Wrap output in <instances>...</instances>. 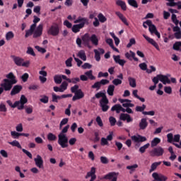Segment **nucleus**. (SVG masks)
Returning <instances> with one entry per match:
<instances>
[{
  "label": "nucleus",
  "mask_w": 181,
  "mask_h": 181,
  "mask_svg": "<svg viewBox=\"0 0 181 181\" xmlns=\"http://www.w3.org/2000/svg\"><path fill=\"white\" fill-rule=\"evenodd\" d=\"M6 78L4 79V83L1 84V87L4 90V91H11L13 84H16L18 81L16 80V76L13 72H10L8 74L6 75Z\"/></svg>",
  "instance_id": "obj_1"
},
{
  "label": "nucleus",
  "mask_w": 181,
  "mask_h": 181,
  "mask_svg": "<svg viewBox=\"0 0 181 181\" xmlns=\"http://www.w3.org/2000/svg\"><path fill=\"white\" fill-rule=\"evenodd\" d=\"M33 39H37L43 35V24H40L37 28H35V25H30L29 30H25V37H29L32 36Z\"/></svg>",
  "instance_id": "obj_2"
},
{
  "label": "nucleus",
  "mask_w": 181,
  "mask_h": 181,
  "mask_svg": "<svg viewBox=\"0 0 181 181\" xmlns=\"http://www.w3.org/2000/svg\"><path fill=\"white\" fill-rule=\"evenodd\" d=\"M69 128L70 125H66L58 135V144L62 148H69V138L65 134H66Z\"/></svg>",
  "instance_id": "obj_3"
},
{
  "label": "nucleus",
  "mask_w": 181,
  "mask_h": 181,
  "mask_svg": "<svg viewBox=\"0 0 181 181\" xmlns=\"http://www.w3.org/2000/svg\"><path fill=\"white\" fill-rule=\"evenodd\" d=\"M74 23H79L74 25L71 28L74 33H78L81 29H83L86 25H88V18L79 16L76 21H74Z\"/></svg>",
  "instance_id": "obj_4"
},
{
  "label": "nucleus",
  "mask_w": 181,
  "mask_h": 181,
  "mask_svg": "<svg viewBox=\"0 0 181 181\" xmlns=\"http://www.w3.org/2000/svg\"><path fill=\"white\" fill-rule=\"evenodd\" d=\"M47 33L51 36H58L60 33V27L57 23H53L52 25L47 30Z\"/></svg>",
  "instance_id": "obj_5"
},
{
  "label": "nucleus",
  "mask_w": 181,
  "mask_h": 181,
  "mask_svg": "<svg viewBox=\"0 0 181 181\" xmlns=\"http://www.w3.org/2000/svg\"><path fill=\"white\" fill-rule=\"evenodd\" d=\"M28 103V98H26V96L25 95H22L21 96L20 100L15 102L14 107H18V110H23L25 108V104Z\"/></svg>",
  "instance_id": "obj_6"
},
{
  "label": "nucleus",
  "mask_w": 181,
  "mask_h": 181,
  "mask_svg": "<svg viewBox=\"0 0 181 181\" xmlns=\"http://www.w3.org/2000/svg\"><path fill=\"white\" fill-rule=\"evenodd\" d=\"M163 153H165V150L163 149V148L160 146L154 148L153 150L150 151V155L153 157L162 156Z\"/></svg>",
  "instance_id": "obj_7"
},
{
  "label": "nucleus",
  "mask_w": 181,
  "mask_h": 181,
  "mask_svg": "<svg viewBox=\"0 0 181 181\" xmlns=\"http://www.w3.org/2000/svg\"><path fill=\"white\" fill-rule=\"evenodd\" d=\"M126 59H128V60H130V62H132V60H134V62H139V59L136 58L135 52L130 50L129 52H126L124 54Z\"/></svg>",
  "instance_id": "obj_8"
},
{
  "label": "nucleus",
  "mask_w": 181,
  "mask_h": 181,
  "mask_svg": "<svg viewBox=\"0 0 181 181\" xmlns=\"http://www.w3.org/2000/svg\"><path fill=\"white\" fill-rule=\"evenodd\" d=\"M95 53V59L96 62H100L101 60V56L100 54H104L105 53V50L103 48H98V49H94L93 50Z\"/></svg>",
  "instance_id": "obj_9"
},
{
  "label": "nucleus",
  "mask_w": 181,
  "mask_h": 181,
  "mask_svg": "<svg viewBox=\"0 0 181 181\" xmlns=\"http://www.w3.org/2000/svg\"><path fill=\"white\" fill-rule=\"evenodd\" d=\"M152 177L154 179V180L156 181H166L168 180V177L162 175V174H159L158 173H153L152 174Z\"/></svg>",
  "instance_id": "obj_10"
},
{
  "label": "nucleus",
  "mask_w": 181,
  "mask_h": 181,
  "mask_svg": "<svg viewBox=\"0 0 181 181\" xmlns=\"http://www.w3.org/2000/svg\"><path fill=\"white\" fill-rule=\"evenodd\" d=\"M34 162L37 168L43 169V158L40 155H37V158H34Z\"/></svg>",
  "instance_id": "obj_11"
},
{
  "label": "nucleus",
  "mask_w": 181,
  "mask_h": 181,
  "mask_svg": "<svg viewBox=\"0 0 181 181\" xmlns=\"http://www.w3.org/2000/svg\"><path fill=\"white\" fill-rule=\"evenodd\" d=\"M81 98H84V93L83 90H81V89H78V90L73 96L72 101H77V100H81Z\"/></svg>",
  "instance_id": "obj_12"
},
{
  "label": "nucleus",
  "mask_w": 181,
  "mask_h": 181,
  "mask_svg": "<svg viewBox=\"0 0 181 181\" xmlns=\"http://www.w3.org/2000/svg\"><path fill=\"white\" fill-rule=\"evenodd\" d=\"M132 140L134 141V142H136V144H139V142H145L146 141V137L137 135V136H132Z\"/></svg>",
  "instance_id": "obj_13"
},
{
  "label": "nucleus",
  "mask_w": 181,
  "mask_h": 181,
  "mask_svg": "<svg viewBox=\"0 0 181 181\" xmlns=\"http://www.w3.org/2000/svg\"><path fill=\"white\" fill-rule=\"evenodd\" d=\"M117 78H115L112 81V84L114 86H119L120 84H122V80H124V74H119L117 76Z\"/></svg>",
  "instance_id": "obj_14"
},
{
  "label": "nucleus",
  "mask_w": 181,
  "mask_h": 181,
  "mask_svg": "<svg viewBox=\"0 0 181 181\" xmlns=\"http://www.w3.org/2000/svg\"><path fill=\"white\" fill-rule=\"evenodd\" d=\"M143 37L146 39V40H147V42H148V43H150L151 45H152V46H153L154 47L156 48L157 50H160V49L159 48V45L157 44L156 41H154L153 39L143 35Z\"/></svg>",
  "instance_id": "obj_15"
},
{
  "label": "nucleus",
  "mask_w": 181,
  "mask_h": 181,
  "mask_svg": "<svg viewBox=\"0 0 181 181\" xmlns=\"http://www.w3.org/2000/svg\"><path fill=\"white\" fill-rule=\"evenodd\" d=\"M22 86L21 85H16L13 87L11 91V95H16V94H19L21 91H22Z\"/></svg>",
  "instance_id": "obj_16"
},
{
  "label": "nucleus",
  "mask_w": 181,
  "mask_h": 181,
  "mask_svg": "<svg viewBox=\"0 0 181 181\" xmlns=\"http://www.w3.org/2000/svg\"><path fill=\"white\" fill-rule=\"evenodd\" d=\"M119 119H121V121H127L128 123L132 122V121H134V119L131 117V115L125 113L120 114Z\"/></svg>",
  "instance_id": "obj_17"
},
{
  "label": "nucleus",
  "mask_w": 181,
  "mask_h": 181,
  "mask_svg": "<svg viewBox=\"0 0 181 181\" xmlns=\"http://www.w3.org/2000/svg\"><path fill=\"white\" fill-rule=\"evenodd\" d=\"M158 77L163 84H170V79L166 75L158 74Z\"/></svg>",
  "instance_id": "obj_18"
},
{
  "label": "nucleus",
  "mask_w": 181,
  "mask_h": 181,
  "mask_svg": "<svg viewBox=\"0 0 181 181\" xmlns=\"http://www.w3.org/2000/svg\"><path fill=\"white\" fill-rule=\"evenodd\" d=\"M115 15H117V16H118V18L120 19V21H122V22L123 23H124L126 25V26H129V23H128L127 18H125V16H124V14H122V13H121L119 11H116Z\"/></svg>",
  "instance_id": "obj_19"
},
{
  "label": "nucleus",
  "mask_w": 181,
  "mask_h": 181,
  "mask_svg": "<svg viewBox=\"0 0 181 181\" xmlns=\"http://www.w3.org/2000/svg\"><path fill=\"white\" fill-rule=\"evenodd\" d=\"M100 103V105L102 108V111L103 112H107V111H108V110H110V106H108V99H106V100H105V102H99Z\"/></svg>",
  "instance_id": "obj_20"
},
{
  "label": "nucleus",
  "mask_w": 181,
  "mask_h": 181,
  "mask_svg": "<svg viewBox=\"0 0 181 181\" xmlns=\"http://www.w3.org/2000/svg\"><path fill=\"white\" fill-rule=\"evenodd\" d=\"M12 58L15 64H16V66H22L24 62V59L23 58H21V57H16L15 55L12 56Z\"/></svg>",
  "instance_id": "obj_21"
},
{
  "label": "nucleus",
  "mask_w": 181,
  "mask_h": 181,
  "mask_svg": "<svg viewBox=\"0 0 181 181\" xmlns=\"http://www.w3.org/2000/svg\"><path fill=\"white\" fill-rule=\"evenodd\" d=\"M146 23L147 25V26L149 27V32H151V33H153L154 32L157 31L158 30L156 29V26H155V25L152 24V21L151 20H147L146 21Z\"/></svg>",
  "instance_id": "obj_22"
},
{
  "label": "nucleus",
  "mask_w": 181,
  "mask_h": 181,
  "mask_svg": "<svg viewBox=\"0 0 181 181\" xmlns=\"http://www.w3.org/2000/svg\"><path fill=\"white\" fill-rule=\"evenodd\" d=\"M139 129L143 130L146 129L148 128V121L146 118H142L139 124Z\"/></svg>",
  "instance_id": "obj_23"
},
{
  "label": "nucleus",
  "mask_w": 181,
  "mask_h": 181,
  "mask_svg": "<svg viewBox=\"0 0 181 181\" xmlns=\"http://www.w3.org/2000/svg\"><path fill=\"white\" fill-rule=\"evenodd\" d=\"M95 98H101L102 99L100 100V102H103L105 103L107 100V95H105V93H103V92H98L95 95Z\"/></svg>",
  "instance_id": "obj_24"
},
{
  "label": "nucleus",
  "mask_w": 181,
  "mask_h": 181,
  "mask_svg": "<svg viewBox=\"0 0 181 181\" xmlns=\"http://www.w3.org/2000/svg\"><path fill=\"white\" fill-rule=\"evenodd\" d=\"M116 5L120 6L122 11H127V4H125V1L122 0H117L116 1Z\"/></svg>",
  "instance_id": "obj_25"
},
{
  "label": "nucleus",
  "mask_w": 181,
  "mask_h": 181,
  "mask_svg": "<svg viewBox=\"0 0 181 181\" xmlns=\"http://www.w3.org/2000/svg\"><path fill=\"white\" fill-rule=\"evenodd\" d=\"M78 57L79 59H81L83 62H86L87 60V55H86V51L85 50H80L78 52Z\"/></svg>",
  "instance_id": "obj_26"
},
{
  "label": "nucleus",
  "mask_w": 181,
  "mask_h": 181,
  "mask_svg": "<svg viewBox=\"0 0 181 181\" xmlns=\"http://www.w3.org/2000/svg\"><path fill=\"white\" fill-rule=\"evenodd\" d=\"M161 163H162V162H160V161L155 162V163H152L151 168L149 170V173H152V172H154V170H156V168H158V166L160 165Z\"/></svg>",
  "instance_id": "obj_27"
},
{
  "label": "nucleus",
  "mask_w": 181,
  "mask_h": 181,
  "mask_svg": "<svg viewBox=\"0 0 181 181\" xmlns=\"http://www.w3.org/2000/svg\"><path fill=\"white\" fill-rule=\"evenodd\" d=\"M90 40L92 42L93 45L95 46H98V38L95 34H93L91 37H90Z\"/></svg>",
  "instance_id": "obj_28"
},
{
  "label": "nucleus",
  "mask_w": 181,
  "mask_h": 181,
  "mask_svg": "<svg viewBox=\"0 0 181 181\" xmlns=\"http://www.w3.org/2000/svg\"><path fill=\"white\" fill-rule=\"evenodd\" d=\"M158 144H160V139L156 137L151 141V146L155 148V146H158Z\"/></svg>",
  "instance_id": "obj_29"
},
{
  "label": "nucleus",
  "mask_w": 181,
  "mask_h": 181,
  "mask_svg": "<svg viewBox=\"0 0 181 181\" xmlns=\"http://www.w3.org/2000/svg\"><path fill=\"white\" fill-rule=\"evenodd\" d=\"M173 49L177 52H181V41L175 42L173 44Z\"/></svg>",
  "instance_id": "obj_30"
},
{
  "label": "nucleus",
  "mask_w": 181,
  "mask_h": 181,
  "mask_svg": "<svg viewBox=\"0 0 181 181\" xmlns=\"http://www.w3.org/2000/svg\"><path fill=\"white\" fill-rule=\"evenodd\" d=\"M128 80L130 87H132V88H135V87H136V80H135V78L132 77H129Z\"/></svg>",
  "instance_id": "obj_31"
},
{
  "label": "nucleus",
  "mask_w": 181,
  "mask_h": 181,
  "mask_svg": "<svg viewBox=\"0 0 181 181\" xmlns=\"http://www.w3.org/2000/svg\"><path fill=\"white\" fill-rule=\"evenodd\" d=\"M115 90V86L114 85H110L107 88V94L108 95H114V91Z\"/></svg>",
  "instance_id": "obj_32"
},
{
  "label": "nucleus",
  "mask_w": 181,
  "mask_h": 181,
  "mask_svg": "<svg viewBox=\"0 0 181 181\" xmlns=\"http://www.w3.org/2000/svg\"><path fill=\"white\" fill-rule=\"evenodd\" d=\"M54 81L55 84H62V81H63V79H62V75H55L54 76Z\"/></svg>",
  "instance_id": "obj_33"
},
{
  "label": "nucleus",
  "mask_w": 181,
  "mask_h": 181,
  "mask_svg": "<svg viewBox=\"0 0 181 181\" xmlns=\"http://www.w3.org/2000/svg\"><path fill=\"white\" fill-rule=\"evenodd\" d=\"M149 146H151V144L147 143L144 146L140 147V148L139 149V152H140V153H145V152H146V149H148Z\"/></svg>",
  "instance_id": "obj_34"
},
{
  "label": "nucleus",
  "mask_w": 181,
  "mask_h": 181,
  "mask_svg": "<svg viewBox=\"0 0 181 181\" xmlns=\"http://www.w3.org/2000/svg\"><path fill=\"white\" fill-rule=\"evenodd\" d=\"M85 75L87 76L89 80H95V76L93 75V71L90 70L85 72Z\"/></svg>",
  "instance_id": "obj_35"
},
{
  "label": "nucleus",
  "mask_w": 181,
  "mask_h": 181,
  "mask_svg": "<svg viewBox=\"0 0 181 181\" xmlns=\"http://www.w3.org/2000/svg\"><path fill=\"white\" fill-rule=\"evenodd\" d=\"M111 111H116L117 114H119L121 112V105L116 104L112 108Z\"/></svg>",
  "instance_id": "obj_36"
},
{
  "label": "nucleus",
  "mask_w": 181,
  "mask_h": 181,
  "mask_svg": "<svg viewBox=\"0 0 181 181\" xmlns=\"http://www.w3.org/2000/svg\"><path fill=\"white\" fill-rule=\"evenodd\" d=\"M138 167V164H134L132 165H127L126 168L128 170H130V173H132V172H135L136 169H137Z\"/></svg>",
  "instance_id": "obj_37"
},
{
  "label": "nucleus",
  "mask_w": 181,
  "mask_h": 181,
  "mask_svg": "<svg viewBox=\"0 0 181 181\" xmlns=\"http://www.w3.org/2000/svg\"><path fill=\"white\" fill-rule=\"evenodd\" d=\"M95 168L92 167L90 169V171L87 173L86 179H88V177H90V176H95Z\"/></svg>",
  "instance_id": "obj_38"
},
{
  "label": "nucleus",
  "mask_w": 181,
  "mask_h": 181,
  "mask_svg": "<svg viewBox=\"0 0 181 181\" xmlns=\"http://www.w3.org/2000/svg\"><path fill=\"white\" fill-rule=\"evenodd\" d=\"M82 40L83 42H84L85 45H88V43L90 42V35H88V33L85 34L83 37H82Z\"/></svg>",
  "instance_id": "obj_39"
},
{
  "label": "nucleus",
  "mask_w": 181,
  "mask_h": 181,
  "mask_svg": "<svg viewBox=\"0 0 181 181\" xmlns=\"http://www.w3.org/2000/svg\"><path fill=\"white\" fill-rule=\"evenodd\" d=\"M26 53L27 54H30V56H33V57H36V54L35 53V51L33 50V48H32V47H28L27 48Z\"/></svg>",
  "instance_id": "obj_40"
},
{
  "label": "nucleus",
  "mask_w": 181,
  "mask_h": 181,
  "mask_svg": "<svg viewBox=\"0 0 181 181\" xmlns=\"http://www.w3.org/2000/svg\"><path fill=\"white\" fill-rule=\"evenodd\" d=\"M9 145H11L12 146H16L17 148H18V149H22V146H21V144H19V141L14 140L11 142L8 143Z\"/></svg>",
  "instance_id": "obj_41"
},
{
  "label": "nucleus",
  "mask_w": 181,
  "mask_h": 181,
  "mask_svg": "<svg viewBox=\"0 0 181 181\" xmlns=\"http://www.w3.org/2000/svg\"><path fill=\"white\" fill-rule=\"evenodd\" d=\"M146 108V105H142V106H136V111L137 112H142V114H144V112H145Z\"/></svg>",
  "instance_id": "obj_42"
},
{
  "label": "nucleus",
  "mask_w": 181,
  "mask_h": 181,
  "mask_svg": "<svg viewBox=\"0 0 181 181\" xmlns=\"http://www.w3.org/2000/svg\"><path fill=\"white\" fill-rule=\"evenodd\" d=\"M40 101V103H43V104H47L49 103V97L46 95H41Z\"/></svg>",
  "instance_id": "obj_43"
},
{
  "label": "nucleus",
  "mask_w": 181,
  "mask_h": 181,
  "mask_svg": "<svg viewBox=\"0 0 181 181\" xmlns=\"http://www.w3.org/2000/svg\"><path fill=\"white\" fill-rule=\"evenodd\" d=\"M115 177V173H110L107 175L103 177V179H106L107 180H111V179H114Z\"/></svg>",
  "instance_id": "obj_44"
},
{
  "label": "nucleus",
  "mask_w": 181,
  "mask_h": 181,
  "mask_svg": "<svg viewBox=\"0 0 181 181\" xmlns=\"http://www.w3.org/2000/svg\"><path fill=\"white\" fill-rule=\"evenodd\" d=\"M73 57H69L65 61V64L67 67H73Z\"/></svg>",
  "instance_id": "obj_45"
},
{
  "label": "nucleus",
  "mask_w": 181,
  "mask_h": 181,
  "mask_svg": "<svg viewBox=\"0 0 181 181\" xmlns=\"http://www.w3.org/2000/svg\"><path fill=\"white\" fill-rule=\"evenodd\" d=\"M13 37H15V34H13L12 31H9L6 34V40H11V39H13Z\"/></svg>",
  "instance_id": "obj_46"
},
{
  "label": "nucleus",
  "mask_w": 181,
  "mask_h": 181,
  "mask_svg": "<svg viewBox=\"0 0 181 181\" xmlns=\"http://www.w3.org/2000/svg\"><path fill=\"white\" fill-rule=\"evenodd\" d=\"M98 20L101 23H104L105 22H107V18L103 16V13H99L98 16Z\"/></svg>",
  "instance_id": "obj_47"
},
{
  "label": "nucleus",
  "mask_w": 181,
  "mask_h": 181,
  "mask_svg": "<svg viewBox=\"0 0 181 181\" xmlns=\"http://www.w3.org/2000/svg\"><path fill=\"white\" fill-rule=\"evenodd\" d=\"M128 4L133 8H138V2H136V0H128Z\"/></svg>",
  "instance_id": "obj_48"
},
{
  "label": "nucleus",
  "mask_w": 181,
  "mask_h": 181,
  "mask_svg": "<svg viewBox=\"0 0 181 181\" xmlns=\"http://www.w3.org/2000/svg\"><path fill=\"white\" fill-rule=\"evenodd\" d=\"M11 135L14 139H18L21 136V133H18L15 131L11 132Z\"/></svg>",
  "instance_id": "obj_49"
},
{
  "label": "nucleus",
  "mask_w": 181,
  "mask_h": 181,
  "mask_svg": "<svg viewBox=\"0 0 181 181\" xmlns=\"http://www.w3.org/2000/svg\"><path fill=\"white\" fill-rule=\"evenodd\" d=\"M69 86V83H67V82L66 81H63L60 86V88L61 90H62V93H64V91H66V90H67V87Z\"/></svg>",
  "instance_id": "obj_50"
},
{
  "label": "nucleus",
  "mask_w": 181,
  "mask_h": 181,
  "mask_svg": "<svg viewBox=\"0 0 181 181\" xmlns=\"http://www.w3.org/2000/svg\"><path fill=\"white\" fill-rule=\"evenodd\" d=\"M47 139L48 141H56V139H57V136H56L53 133H49L47 134Z\"/></svg>",
  "instance_id": "obj_51"
},
{
  "label": "nucleus",
  "mask_w": 181,
  "mask_h": 181,
  "mask_svg": "<svg viewBox=\"0 0 181 181\" xmlns=\"http://www.w3.org/2000/svg\"><path fill=\"white\" fill-rule=\"evenodd\" d=\"M109 122L111 127H115V124H117V119L115 117L111 116L109 117Z\"/></svg>",
  "instance_id": "obj_52"
},
{
  "label": "nucleus",
  "mask_w": 181,
  "mask_h": 181,
  "mask_svg": "<svg viewBox=\"0 0 181 181\" xmlns=\"http://www.w3.org/2000/svg\"><path fill=\"white\" fill-rule=\"evenodd\" d=\"M68 83H72V84H77V83H80V78H73L68 79Z\"/></svg>",
  "instance_id": "obj_53"
},
{
  "label": "nucleus",
  "mask_w": 181,
  "mask_h": 181,
  "mask_svg": "<svg viewBox=\"0 0 181 181\" xmlns=\"http://www.w3.org/2000/svg\"><path fill=\"white\" fill-rule=\"evenodd\" d=\"M172 21L177 26L179 25V20H177V17L176 16V14H172L171 17Z\"/></svg>",
  "instance_id": "obj_54"
},
{
  "label": "nucleus",
  "mask_w": 181,
  "mask_h": 181,
  "mask_svg": "<svg viewBox=\"0 0 181 181\" xmlns=\"http://www.w3.org/2000/svg\"><path fill=\"white\" fill-rule=\"evenodd\" d=\"M71 97H73L72 94L57 95V100H62V98H71Z\"/></svg>",
  "instance_id": "obj_55"
},
{
  "label": "nucleus",
  "mask_w": 181,
  "mask_h": 181,
  "mask_svg": "<svg viewBox=\"0 0 181 181\" xmlns=\"http://www.w3.org/2000/svg\"><path fill=\"white\" fill-rule=\"evenodd\" d=\"M38 22H40V18L36 16H34L33 23L31 25V26L35 25L34 28H36V24L38 23Z\"/></svg>",
  "instance_id": "obj_56"
},
{
  "label": "nucleus",
  "mask_w": 181,
  "mask_h": 181,
  "mask_svg": "<svg viewBox=\"0 0 181 181\" xmlns=\"http://www.w3.org/2000/svg\"><path fill=\"white\" fill-rule=\"evenodd\" d=\"M139 66L140 67L141 70H144L146 71L148 70V65L145 62L139 64Z\"/></svg>",
  "instance_id": "obj_57"
},
{
  "label": "nucleus",
  "mask_w": 181,
  "mask_h": 181,
  "mask_svg": "<svg viewBox=\"0 0 181 181\" xmlns=\"http://www.w3.org/2000/svg\"><path fill=\"white\" fill-rule=\"evenodd\" d=\"M173 134L170 133L168 134H167V139H168V142H169V144H172L173 142Z\"/></svg>",
  "instance_id": "obj_58"
},
{
  "label": "nucleus",
  "mask_w": 181,
  "mask_h": 181,
  "mask_svg": "<svg viewBox=\"0 0 181 181\" xmlns=\"http://www.w3.org/2000/svg\"><path fill=\"white\" fill-rule=\"evenodd\" d=\"M136 43V41L135 40V38H131L129 40V42L127 44V47L129 49L132 46V45H135Z\"/></svg>",
  "instance_id": "obj_59"
},
{
  "label": "nucleus",
  "mask_w": 181,
  "mask_h": 181,
  "mask_svg": "<svg viewBox=\"0 0 181 181\" xmlns=\"http://www.w3.org/2000/svg\"><path fill=\"white\" fill-rule=\"evenodd\" d=\"M28 78H29V74L25 73L21 76V80L23 81V83H26L28 81Z\"/></svg>",
  "instance_id": "obj_60"
},
{
  "label": "nucleus",
  "mask_w": 181,
  "mask_h": 181,
  "mask_svg": "<svg viewBox=\"0 0 181 181\" xmlns=\"http://www.w3.org/2000/svg\"><path fill=\"white\" fill-rule=\"evenodd\" d=\"M91 87L92 88H97L98 90L100 88H101V83H100V81H97Z\"/></svg>",
  "instance_id": "obj_61"
},
{
  "label": "nucleus",
  "mask_w": 181,
  "mask_h": 181,
  "mask_svg": "<svg viewBox=\"0 0 181 181\" xmlns=\"http://www.w3.org/2000/svg\"><path fill=\"white\" fill-rule=\"evenodd\" d=\"M96 122L99 127H103L104 124L103 123V120L101 119V117L100 116H98L96 117Z\"/></svg>",
  "instance_id": "obj_62"
},
{
  "label": "nucleus",
  "mask_w": 181,
  "mask_h": 181,
  "mask_svg": "<svg viewBox=\"0 0 181 181\" xmlns=\"http://www.w3.org/2000/svg\"><path fill=\"white\" fill-rule=\"evenodd\" d=\"M35 47L37 52H40V53H46V49L39 47V45H36Z\"/></svg>",
  "instance_id": "obj_63"
},
{
  "label": "nucleus",
  "mask_w": 181,
  "mask_h": 181,
  "mask_svg": "<svg viewBox=\"0 0 181 181\" xmlns=\"http://www.w3.org/2000/svg\"><path fill=\"white\" fill-rule=\"evenodd\" d=\"M77 91H78V85H74L71 88V93L75 94L76 93H77Z\"/></svg>",
  "instance_id": "obj_64"
}]
</instances>
